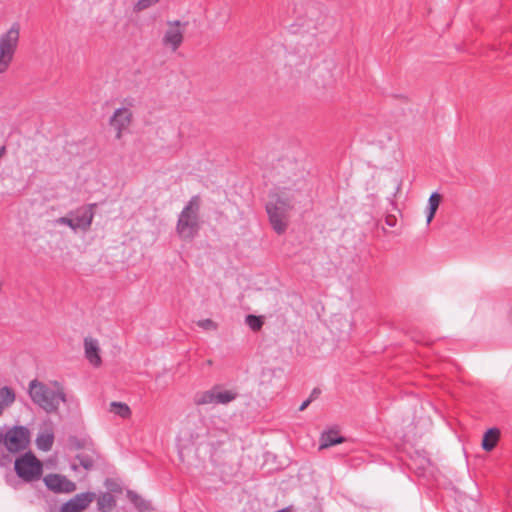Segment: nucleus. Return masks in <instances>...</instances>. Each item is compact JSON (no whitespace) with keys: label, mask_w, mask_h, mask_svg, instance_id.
<instances>
[{"label":"nucleus","mask_w":512,"mask_h":512,"mask_svg":"<svg viewBox=\"0 0 512 512\" xmlns=\"http://www.w3.org/2000/svg\"><path fill=\"white\" fill-rule=\"evenodd\" d=\"M29 396L32 402L47 413L56 412L61 403L66 402V393L58 381L51 382V386L37 379L29 383Z\"/></svg>","instance_id":"1"},{"label":"nucleus","mask_w":512,"mask_h":512,"mask_svg":"<svg viewBox=\"0 0 512 512\" xmlns=\"http://www.w3.org/2000/svg\"><path fill=\"white\" fill-rule=\"evenodd\" d=\"M292 198V189L289 187L278 188L269 195L266 211L272 228L278 234H282L287 228V217L292 208Z\"/></svg>","instance_id":"2"},{"label":"nucleus","mask_w":512,"mask_h":512,"mask_svg":"<svg viewBox=\"0 0 512 512\" xmlns=\"http://www.w3.org/2000/svg\"><path fill=\"white\" fill-rule=\"evenodd\" d=\"M199 212L200 198L194 195L178 215L176 232L180 239L191 241L199 234L201 229Z\"/></svg>","instance_id":"3"},{"label":"nucleus","mask_w":512,"mask_h":512,"mask_svg":"<svg viewBox=\"0 0 512 512\" xmlns=\"http://www.w3.org/2000/svg\"><path fill=\"white\" fill-rule=\"evenodd\" d=\"M20 37V26L13 23L9 30L0 36V74L5 73L16 53Z\"/></svg>","instance_id":"4"},{"label":"nucleus","mask_w":512,"mask_h":512,"mask_svg":"<svg viewBox=\"0 0 512 512\" xmlns=\"http://www.w3.org/2000/svg\"><path fill=\"white\" fill-rule=\"evenodd\" d=\"M14 469L18 477L29 482L41 476L43 465L33 452L28 451L16 458Z\"/></svg>","instance_id":"5"},{"label":"nucleus","mask_w":512,"mask_h":512,"mask_svg":"<svg viewBox=\"0 0 512 512\" xmlns=\"http://www.w3.org/2000/svg\"><path fill=\"white\" fill-rule=\"evenodd\" d=\"M238 393L232 389H222L220 385H214L211 389L199 392L194 396V403L202 405H226L234 401Z\"/></svg>","instance_id":"6"},{"label":"nucleus","mask_w":512,"mask_h":512,"mask_svg":"<svg viewBox=\"0 0 512 512\" xmlns=\"http://www.w3.org/2000/svg\"><path fill=\"white\" fill-rule=\"evenodd\" d=\"M2 443L10 453L22 452L30 443V431L26 426L15 425L3 433Z\"/></svg>","instance_id":"7"},{"label":"nucleus","mask_w":512,"mask_h":512,"mask_svg":"<svg viewBox=\"0 0 512 512\" xmlns=\"http://www.w3.org/2000/svg\"><path fill=\"white\" fill-rule=\"evenodd\" d=\"M187 24V22H181L180 20H168V27L162 37V45L175 52L183 43Z\"/></svg>","instance_id":"8"},{"label":"nucleus","mask_w":512,"mask_h":512,"mask_svg":"<svg viewBox=\"0 0 512 512\" xmlns=\"http://www.w3.org/2000/svg\"><path fill=\"white\" fill-rule=\"evenodd\" d=\"M96 206V203H91L79 206L70 211V216L73 219L74 232L78 230L86 232L89 230L94 218V208Z\"/></svg>","instance_id":"9"},{"label":"nucleus","mask_w":512,"mask_h":512,"mask_svg":"<svg viewBox=\"0 0 512 512\" xmlns=\"http://www.w3.org/2000/svg\"><path fill=\"white\" fill-rule=\"evenodd\" d=\"M131 121L132 112L128 108L120 107L115 110L109 120V123L116 131V139H121L123 132L129 128Z\"/></svg>","instance_id":"10"},{"label":"nucleus","mask_w":512,"mask_h":512,"mask_svg":"<svg viewBox=\"0 0 512 512\" xmlns=\"http://www.w3.org/2000/svg\"><path fill=\"white\" fill-rule=\"evenodd\" d=\"M44 483L49 490L56 493H71L76 489V484L73 481L60 474L46 475Z\"/></svg>","instance_id":"11"},{"label":"nucleus","mask_w":512,"mask_h":512,"mask_svg":"<svg viewBox=\"0 0 512 512\" xmlns=\"http://www.w3.org/2000/svg\"><path fill=\"white\" fill-rule=\"evenodd\" d=\"M94 498L95 494L93 492L77 494L61 506L60 512H81L89 506Z\"/></svg>","instance_id":"12"},{"label":"nucleus","mask_w":512,"mask_h":512,"mask_svg":"<svg viewBox=\"0 0 512 512\" xmlns=\"http://www.w3.org/2000/svg\"><path fill=\"white\" fill-rule=\"evenodd\" d=\"M85 355L86 358L93 366L101 364V357L99 355L98 341L92 338L84 339Z\"/></svg>","instance_id":"13"},{"label":"nucleus","mask_w":512,"mask_h":512,"mask_svg":"<svg viewBox=\"0 0 512 512\" xmlns=\"http://www.w3.org/2000/svg\"><path fill=\"white\" fill-rule=\"evenodd\" d=\"M500 437V431L496 427L489 428L483 435L481 447L484 451H491L495 448Z\"/></svg>","instance_id":"14"},{"label":"nucleus","mask_w":512,"mask_h":512,"mask_svg":"<svg viewBox=\"0 0 512 512\" xmlns=\"http://www.w3.org/2000/svg\"><path fill=\"white\" fill-rule=\"evenodd\" d=\"M440 201H441V195L437 191H434L428 199V209H427V216H426L427 224H430L432 219L434 218L435 213L439 207Z\"/></svg>","instance_id":"15"},{"label":"nucleus","mask_w":512,"mask_h":512,"mask_svg":"<svg viewBox=\"0 0 512 512\" xmlns=\"http://www.w3.org/2000/svg\"><path fill=\"white\" fill-rule=\"evenodd\" d=\"M35 442L39 450L44 452L50 451L54 443V435L52 432L41 433L37 436Z\"/></svg>","instance_id":"16"},{"label":"nucleus","mask_w":512,"mask_h":512,"mask_svg":"<svg viewBox=\"0 0 512 512\" xmlns=\"http://www.w3.org/2000/svg\"><path fill=\"white\" fill-rule=\"evenodd\" d=\"M344 441L343 437L339 436L335 431L324 432L321 436L320 448H327L340 444Z\"/></svg>","instance_id":"17"},{"label":"nucleus","mask_w":512,"mask_h":512,"mask_svg":"<svg viewBox=\"0 0 512 512\" xmlns=\"http://www.w3.org/2000/svg\"><path fill=\"white\" fill-rule=\"evenodd\" d=\"M97 503L101 512H109L116 505L114 496L108 492L102 493Z\"/></svg>","instance_id":"18"},{"label":"nucleus","mask_w":512,"mask_h":512,"mask_svg":"<svg viewBox=\"0 0 512 512\" xmlns=\"http://www.w3.org/2000/svg\"><path fill=\"white\" fill-rule=\"evenodd\" d=\"M127 497L130 502L141 512L150 508V503L134 491L129 490L127 492Z\"/></svg>","instance_id":"19"},{"label":"nucleus","mask_w":512,"mask_h":512,"mask_svg":"<svg viewBox=\"0 0 512 512\" xmlns=\"http://www.w3.org/2000/svg\"><path fill=\"white\" fill-rule=\"evenodd\" d=\"M110 412L118 415L122 419H126L131 415V409L126 403L122 402H111L110 404Z\"/></svg>","instance_id":"20"},{"label":"nucleus","mask_w":512,"mask_h":512,"mask_svg":"<svg viewBox=\"0 0 512 512\" xmlns=\"http://www.w3.org/2000/svg\"><path fill=\"white\" fill-rule=\"evenodd\" d=\"M16 395L12 388L4 386L0 388V401L6 407L11 406L15 401Z\"/></svg>","instance_id":"21"},{"label":"nucleus","mask_w":512,"mask_h":512,"mask_svg":"<svg viewBox=\"0 0 512 512\" xmlns=\"http://www.w3.org/2000/svg\"><path fill=\"white\" fill-rule=\"evenodd\" d=\"M76 459L79 461L80 466L85 470L92 469L95 463L94 456L89 453H79L77 454Z\"/></svg>","instance_id":"22"},{"label":"nucleus","mask_w":512,"mask_h":512,"mask_svg":"<svg viewBox=\"0 0 512 512\" xmlns=\"http://www.w3.org/2000/svg\"><path fill=\"white\" fill-rule=\"evenodd\" d=\"M245 323L253 331H258L263 326V320L260 316L249 314L245 318Z\"/></svg>","instance_id":"23"},{"label":"nucleus","mask_w":512,"mask_h":512,"mask_svg":"<svg viewBox=\"0 0 512 512\" xmlns=\"http://www.w3.org/2000/svg\"><path fill=\"white\" fill-rule=\"evenodd\" d=\"M160 0H138L134 4V11L140 12L143 11L156 3H158Z\"/></svg>","instance_id":"24"},{"label":"nucleus","mask_w":512,"mask_h":512,"mask_svg":"<svg viewBox=\"0 0 512 512\" xmlns=\"http://www.w3.org/2000/svg\"><path fill=\"white\" fill-rule=\"evenodd\" d=\"M57 223L68 226L71 230L74 231L73 219L70 216V212L67 216L60 217L57 219Z\"/></svg>","instance_id":"25"},{"label":"nucleus","mask_w":512,"mask_h":512,"mask_svg":"<svg viewBox=\"0 0 512 512\" xmlns=\"http://www.w3.org/2000/svg\"><path fill=\"white\" fill-rule=\"evenodd\" d=\"M198 325L204 329H216V325L211 319L200 320Z\"/></svg>","instance_id":"26"},{"label":"nucleus","mask_w":512,"mask_h":512,"mask_svg":"<svg viewBox=\"0 0 512 512\" xmlns=\"http://www.w3.org/2000/svg\"><path fill=\"white\" fill-rule=\"evenodd\" d=\"M9 463H11L10 456L7 453L0 450V466L4 467L7 466Z\"/></svg>","instance_id":"27"},{"label":"nucleus","mask_w":512,"mask_h":512,"mask_svg":"<svg viewBox=\"0 0 512 512\" xmlns=\"http://www.w3.org/2000/svg\"><path fill=\"white\" fill-rule=\"evenodd\" d=\"M311 402V398H308L307 400H305L299 407V411H303L307 408V406L310 404Z\"/></svg>","instance_id":"28"},{"label":"nucleus","mask_w":512,"mask_h":512,"mask_svg":"<svg viewBox=\"0 0 512 512\" xmlns=\"http://www.w3.org/2000/svg\"><path fill=\"white\" fill-rule=\"evenodd\" d=\"M6 152V147L3 145L0 147V158L5 154Z\"/></svg>","instance_id":"29"},{"label":"nucleus","mask_w":512,"mask_h":512,"mask_svg":"<svg viewBox=\"0 0 512 512\" xmlns=\"http://www.w3.org/2000/svg\"><path fill=\"white\" fill-rule=\"evenodd\" d=\"M319 393H320V392H319L317 389H314V390H313V392H312V394H311V396H310L311 400H312V399H313L317 394H319Z\"/></svg>","instance_id":"30"},{"label":"nucleus","mask_w":512,"mask_h":512,"mask_svg":"<svg viewBox=\"0 0 512 512\" xmlns=\"http://www.w3.org/2000/svg\"><path fill=\"white\" fill-rule=\"evenodd\" d=\"M3 441V432L0 430V444H2Z\"/></svg>","instance_id":"31"},{"label":"nucleus","mask_w":512,"mask_h":512,"mask_svg":"<svg viewBox=\"0 0 512 512\" xmlns=\"http://www.w3.org/2000/svg\"><path fill=\"white\" fill-rule=\"evenodd\" d=\"M287 511H288V508H283V509L277 510L275 512H287Z\"/></svg>","instance_id":"32"}]
</instances>
